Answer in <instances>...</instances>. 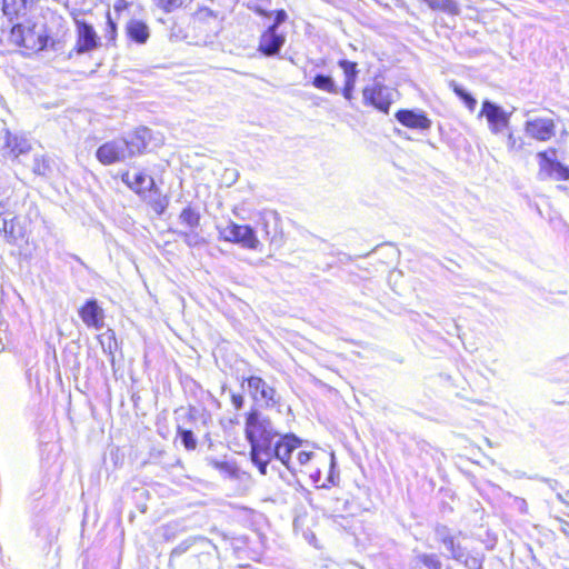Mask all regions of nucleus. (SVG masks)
<instances>
[{
  "label": "nucleus",
  "mask_w": 569,
  "mask_h": 569,
  "mask_svg": "<svg viewBox=\"0 0 569 569\" xmlns=\"http://www.w3.org/2000/svg\"><path fill=\"white\" fill-rule=\"evenodd\" d=\"M246 439L250 445V458L261 475H267L271 445L280 436L271 419L259 409H251L246 417Z\"/></svg>",
  "instance_id": "obj_1"
},
{
  "label": "nucleus",
  "mask_w": 569,
  "mask_h": 569,
  "mask_svg": "<svg viewBox=\"0 0 569 569\" xmlns=\"http://www.w3.org/2000/svg\"><path fill=\"white\" fill-rule=\"evenodd\" d=\"M151 140L152 131L147 127H141L123 138L101 144L96 151V157L103 166L124 162L147 151Z\"/></svg>",
  "instance_id": "obj_2"
},
{
  "label": "nucleus",
  "mask_w": 569,
  "mask_h": 569,
  "mask_svg": "<svg viewBox=\"0 0 569 569\" xmlns=\"http://www.w3.org/2000/svg\"><path fill=\"white\" fill-rule=\"evenodd\" d=\"M208 539L188 538L172 549L169 565L173 569H201L211 559Z\"/></svg>",
  "instance_id": "obj_3"
},
{
  "label": "nucleus",
  "mask_w": 569,
  "mask_h": 569,
  "mask_svg": "<svg viewBox=\"0 0 569 569\" xmlns=\"http://www.w3.org/2000/svg\"><path fill=\"white\" fill-rule=\"evenodd\" d=\"M12 37L16 42L26 49L39 51L48 47L50 37L44 31L43 24L17 22L12 27Z\"/></svg>",
  "instance_id": "obj_4"
},
{
  "label": "nucleus",
  "mask_w": 569,
  "mask_h": 569,
  "mask_svg": "<svg viewBox=\"0 0 569 569\" xmlns=\"http://www.w3.org/2000/svg\"><path fill=\"white\" fill-rule=\"evenodd\" d=\"M219 236L228 242L238 243L243 248L256 250L260 241L250 226L229 221L224 227H218Z\"/></svg>",
  "instance_id": "obj_5"
},
{
  "label": "nucleus",
  "mask_w": 569,
  "mask_h": 569,
  "mask_svg": "<svg viewBox=\"0 0 569 569\" xmlns=\"http://www.w3.org/2000/svg\"><path fill=\"white\" fill-rule=\"evenodd\" d=\"M539 171V180L555 179L568 180L569 168L557 160V150L549 148L537 153Z\"/></svg>",
  "instance_id": "obj_6"
},
{
  "label": "nucleus",
  "mask_w": 569,
  "mask_h": 569,
  "mask_svg": "<svg viewBox=\"0 0 569 569\" xmlns=\"http://www.w3.org/2000/svg\"><path fill=\"white\" fill-rule=\"evenodd\" d=\"M362 98L366 106L388 113L393 102V90L379 81H373L362 89Z\"/></svg>",
  "instance_id": "obj_7"
},
{
  "label": "nucleus",
  "mask_w": 569,
  "mask_h": 569,
  "mask_svg": "<svg viewBox=\"0 0 569 569\" xmlns=\"http://www.w3.org/2000/svg\"><path fill=\"white\" fill-rule=\"evenodd\" d=\"M250 396L256 401H262L264 407L271 408L280 403L281 397L277 390L262 378L251 376L247 379Z\"/></svg>",
  "instance_id": "obj_8"
},
{
  "label": "nucleus",
  "mask_w": 569,
  "mask_h": 569,
  "mask_svg": "<svg viewBox=\"0 0 569 569\" xmlns=\"http://www.w3.org/2000/svg\"><path fill=\"white\" fill-rule=\"evenodd\" d=\"M76 32L77 41L73 51L77 54L88 53L99 48L100 38L90 23L76 19Z\"/></svg>",
  "instance_id": "obj_9"
},
{
  "label": "nucleus",
  "mask_w": 569,
  "mask_h": 569,
  "mask_svg": "<svg viewBox=\"0 0 569 569\" xmlns=\"http://www.w3.org/2000/svg\"><path fill=\"white\" fill-rule=\"evenodd\" d=\"M300 446V439L293 433L279 436L271 445L270 461L276 458L280 460L288 469H291L290 458L295 449Z\"/></svg>",
  "instance_id": "obj_10"
},
{
  "label": "nucleus",
  "mask_w": 569,
  "mask_h": 569,
  "mask_svg": "<svg viewBox=\"0 0 569 569\" xmlns=\"http://www.w3.org/2000/svg\"><path fill=\"white\" fill-rule=\"evenodd\" d=\"M485 116L492 133L498 134L508 128L510 113H507L500 106L489 100L482 102L479 117Z\"/></svg>",
  "instance_id": "obj_11"
},
{
  "label": "nucleus",
  "mask_w": 569,
  "mask_h": 569,
  "mask_svg": "<svg viewBox=\"0 0 569 569\" xmlns=\"http://www.w3.org/2000/svg\"><path fill=\"white\" fill-rule=\"evenodd\" d=\"M395 117L402 126L410 129L427 131L432 124L427 113L420 109H400Z\"/></svg>",
  "instance_id": "obj_12"
},
{
  "label": "nucleus",
  "mask_w": 569,
  "mask_h": 569,
  "mask_svg": "<svg viewBox=\"0 0 569 569\" xmlns=\"http://www.w3.org/2000/svg\"><path fill=\"white\" fill-rule=\"evenodd\" d=\"M525 132L538 141H548L556 134V124L551 118H535L526 121Z\"/></svg>",
  "instance_id": "obj_13"
},
{
  "label": "nucleus",
  "mask_w": 569,
  "mask_h": 569,
  "mask_svg": "<svg viewBox=\"0 0 569 569\" xmlns=\"http://www.w3.org/2000/svg\"><path fill=\"white\" fill-rule=\"evenodd\" d=\"M2 139V154L4 157L18 158L30 151L31 144L29 140L17 133H11L8 129H3Z\"/></svg>",
  "instance_id": "obj_14"
},
{
  "label": "nucleus",
  "mask_w": 569,
  "mask_h": 569,
  "mask_svg": "<svg viewBox=\"0 0 569 569\" xmlns=\"http://www.w3.org/2000/svg\"><path fill=\"white\" fill-rule=\"evenodd\" d=\"M79 316L86 326L97 330L104 325V312L96 299L88 300L79 310Z\"/></svg>",
  "instance_id": "obj_15"
},
{
  "label": "nucleus",
  "mask_w": 569,
  "mask_h": 569,
  "mask_svg": "<svg viewBox=\"0 0 569 569\" xmlns=\"http://www.w3.org/2000/svg\"><path fill=\"white\" fill-rule=\"evenodd\" d=\"M286 42V37L274 28H268L260 37L259 50L268 57L280 52Z\"/></svg>",
  "instance_id": "obj_16"
},
{
  "label": "nucleus",
  "mask_w": 569,
  "mask_h": 569,
  "mask_svg": "<svg viewBox=\"0 0 569 569\" xmlns=\"http://www.w3.org/2000/svg\"><path fill=\"white\" fill-rule=\"evenodd\" d=\"M121 180L134 192L141 193L147 190H152L154 187V180L152 177L147 176L143 172L130 173L126 171L121 176Z\"/></svg>",
  "instance_id": "obj_17"
},
{
  "label": "nucleus",
  "mask_w": 569,
  "mask_h": 569,
  "mask_svg": "<svg viewBox=\"0 0 569 569\" xmlns=\"http://www.w3.org/2000/svg\"><path fill=\"white\" fill-rule=\"evenodd\" d=\"M409 569H442V562L437 553L415 552L408 562Z\"/></svg>",
  "instance_id": "obj_18"
},
{
  "label": "nucleus",
  "mask_w": 569,
  "mask_h": 569,
  "mask_svg": "<svg viewBox=\"0 0 569 569\" xmlns=\"http://www.w3.org/2000/svg\"><path fill=\"white\" fill-rule=\"evenodd\" d=\"M33 0H3L2 10L10 21L13 19L19 20L20 17L26 16L28 7Z\"/></svg>",
  "instance_id": "obj_19"
},
{
  "label": "nucleus",
  "mask_w": 569,
  "mask_h": 569,
  "mask_svg": "<svg viewBox=\"0 0 569 569\" xmlns=\"http://www.w3.org/2000/svg\"><path fill=\"white\" fill-rule=\"evenodd\" d=\"M7 222L8 227L6 228L2 234L4 236L8 242H16L19 239L24 238L26 229L22 226L19 217L9 213Z\"/></svg>",
  "instance_id": "obj_20"
},
{
  "label": "nucleus",
  "mask_w": 569,
  "mask_h": 569,
  "mask_svg": "<svg viewBox=\"0 0 569 569\" xmlns=\"http://www.w3.org/2000/svg\"><path fill=\"white\" fill-rule=\"evenodd\" d=\"M127 33L137 43H144L149 38V28L142 21L131 20L127 24Z\"/></svg>",
  "instance_id": "obj_21"
},
{
  "label": "nucleus",
  "mask_w": 569,
  "mask_h": 569,
  "mask_svg": "<svg viewBox=\"0 0 569 569\" xmlns=\"http://www.w3.org/2000/svg\"><path fill=\"white\" fill-rule=\"evenodd\" d=\"M54 161L46 154H34L32 162L33 173L50 177L53 173Z\"/></svg>",
  "instance_id": "obj_22"
},
{
  "label": "nucleus",
  "mask_w": 569,
  "mask_h": 569,
  "mask_svg": "<svg viewBox=\"0 0 569 569\" xmlns=\"http://www.w3.org/2000/svg\"><path fill=\"white\" fill-rule=\"evenodd\" d=\"M312 86L319 90H322V91H326L329 93H333V94H338L340 92L333 78L328 74H322V73L316 74L312 80Z\"/></svg>",
  "instance_id": "obj_23"
},
{
  "label": "nucleus",
  "mask_w": 569,
  "mask_h": 569,
  "mask_svg": "<svg viewBox=\"0 0 569 569\" xmlns=\"http://www.w3.org/2000/svg\"><path fill=\"white\" fill-rule=\"evenodd\" d=\"M179 221L190 230H193L200 224V213L194 208L188 206L179 214Z\"/></svg>",
  "instance_id": "obj_24"
},
{
  "label": "nucleus",
  "mask_w": 569,
  "mask_h": 569,
  "mask_svg": "<svg viewBox=\"0 0 569 569\" xmlns=\"http://www.w3.org/2000/svg\"><path fill=\"white\" fill-rule=\"evenodd\" d=\"M191 1L192 0H152L156 7L166 13L187 7Z\"/></svg>",
  "instance_id": "obj_25"
},
{
  "label": "nucleus",
  "mask_w": 569,
  "mask_h": 569,
  "mask_svg": "<svg viewBox=\"0 0 569 569\" xmlns=\"http://www.w3.org/2000/svg\"><path fill=\"white\" fill-rule=\"evenodd\" d=\"M450 87L452 88L453 92L465 102L466 107L470 111H473L477 106V100L455 81L450 82Z\"/></svg>",
  "instance_id": "obj_26"
},
{
  "label": "nucleus",
  "mask_w": 569,
  "mask_h": 569,
  "mask_svg": "<svg viewBox=\"0 0 569 569\" xmlns=\"http://www.w3.org/2000/svg\"><path fill=\"white\" fill-rule=\"evenodd\" d=\"M177 432L182 446L187 450H194L197 448V439L191 430L178 427Z\"/></svg>",
  "instance_id": "obj_27"
},
{
  "label": "nucleus",
  "mask_w": 569,
  "mask_h": 569,
  "mask_svg": "<svg viewBox=\"0 0 569 569\" xmlns=\"http://www.w3.org/2000/svg\"><path fill=\"white\" fill-rule=\"evenodd\" d=\"M338 66L343 70L345 79L357 80L358 69L356 62L341 59L338 61Z\"/></svg>",
  "instance_id": "obj_28"
},
{
  "label": "nucleus",
  "mask_w": 569,
  "mask_h": 569,
  "mask_svg": "<svg viewBox=\"0 0 569 569\" xmlns=\"http://www.w3.org/2000/svg\"><path fill=\"white\" fill-rule=\"evenodd\" d=\"M460 562L463 563L468 569L482 568V560L477 556L469 555L468 552L465 555Z\"/></svg>",
  "instance_id": "obj_29"
},
{
  "label": "nucleus",
  "mask_w": 569,
  "mask_h": 569,
  "mask_svg": "<svg viewBox=\"0 0 569 569\" xmlns=\"http://www.w3.org/2000/svg\"><path fill=\"white\" fill-rule=\"evenodd\" d=\"M179 236L189 247H194L201 242V237L197 232H193V230L189 232L180 231Z\"/></svg>",
  "instance_id": "obj_30"
},
{
  "label": "nucleus",
  "mask_w": 569,
  "mask_h": 569,
  "mask_svg": "<svg viewBox=\"0 0 569 569\" xmlns=\"http://www.w3.org/2000/svg\"><path fill=\"white\" fill-rule=\"evenodd\" d=\"M356 82H357V80L345 79V86H343L341 93L345 97V99L348 101H351L353 98V90L356 87Z\"/></svg>",
  "instance_id": "obj_31"
},
{
  "label": "nucleus",
  "mask_w": 569,
  "mask_h": 569,
  "mask_svg": "<svg viewBox=\"0 0 569 569\" xmlns=\"http://www.w3.org/2000/svg\"><path fill=\"white\" fill-rule=\"evenodd\" d=\"M106 32H107L106 36L109 38L110 41L114 40L116 33H117V24L112 20L110 11L107 12V29H106Z\"/></svg>",
  "instance_id": "obj_32"
},
{
  "label": "nucleus",
  "mask_w": 569,
  "mask_h": 569,
  "mask_svg": "<svg viewBox=\"0 0 569 569\" xmlns=\"http://www.w3.org/2000/svg\"><path fill=\"white\" fill-rule=\"evenodd\" d=\"M273 13H274V21L268 28H274L276 30H278L279 26L288 19V14L283 9L277 10Z\"/></svg>",
  "instance_id": "obj_33"
},
{
  "label": "nucleus",
  "mask_w": 569,
  "mask_h": 569,
  "mask_svg": "<svg viewBox=\"0 0 569 569\" xmlns=\"http://www.w3.org/2000/svg\"><path fill=\"white\" fill-rule=\"evenodd\" d=\"M523 140L520 138H516L512 133L508 134V148L510 150L519 151L523 148Z\"/></svg>",
  "instance_id": "obj_34"
},
{
  "label": "nucleus",
  "mask_w": 569,
  "mask_h": 569,
  "mask_svg": "<svg viewBox=\"0 0 569 569\" xmlns=\"http://www.w3.org/2000/svg\"><path fill=\"white\" fill-rule=\"evenodd\" d=\"M6 206L3 202H0V233H3L6 228L8 227V212L6 211Z\"/></svg>",
  "instance_id": "obj_35"
},
{
  "label": "nucleus",
  "mask_w": 569,
  "mask_h": 569,
  "mask_svg": "<svg viewBox=\"0 0 569 569\" xmlns=\"http://www.w3.org/2000/svg\"><path fill=\"white\" fill-rule=\"evenodd\" d=\"M449 552H450L451 558L458 562H460L462 560V558L465 557V555L467 553V551L460 545H457Z\"/></svg>",
  "instance_id": "obj_36"
},
{
  "label": "nucleus",
  "mask_w": 569,
  "mask_h": 569,
  "mask_svg": "<svg viewBox=\"0 0 569 569\" xmlns=\"http://www.w3.org/2000/svg\"><path fill=\"white\" fill-rule=\"evenodd\" d=\"M426 2L432 9H446L450 0H426Z\"/></svg>",
  "instance_id": "obj_37"
},
{
  "label": "nucleus",
  "mask_w": 569,
  "mask_h": 569,
  "mask_svg": "<svg viewBox=\"0 0 569 569\" xmlns=\"http://www.w3.org/2000/svg\"><path fill=\"white\" fill-rule=\"evenodd\" d=\"M249 8L252 11H254L258 16H261L264 18H270L272 16V11H268L259 4L250 6Z\"/></svg>",
  "instance_id": "obj_38"
},
{
  "label": "nucleus",
  "mask_w": 569,
  "mask_h": 569,
  "mask_svg": "<svg viewBox=\"0 0 569 569\" xmlns=\"http://www.w3.org/2000/svg\"><path fill=\"white\" fill-rule=\"evenodd\" d=\"M441 542L448 551L452 550L458 545L456 543L453 536L441 537Z\"/></svg>",
  "instance_id": "obj_39"
},
{
  "label": "nucleus",
  "mask_w": 569,
  "mask_h": 569,
  "mask_svg": "<svg viewBox=\"0 0 569 569\" xmlns=\"http://www.w3.org/2000/svg\"><path fill=\"white\" fill-rule=\"evenodd\" d=\"M559 522V530L569 538V522L560 517L555 518Z\"/></svg>",
  "instance_id": "obj_40"
},
{
  "label": "nucleus",
  "mask_w": 569,
  "mask_h": 569,
  "mask_svg": "<svg viewBox=\"0 0 569 569\" xmlns=\"http://www.w3.org/2000/svg\"><path fill=\"white\" fill-rule=\"evenodd\" d=\"M312 452L300 451L297 456L300 466H303L310 461Z\"/></svg>",
  "instance_id": "obj_41"
},
{
  "label": "nucleus",
  "mask_w": 569,
  "mask_h": 569,
  "mask_svg": "<svg viewBox=\"0 0 569 569\" xmlns=\"http://www.w3.org/2000/svg\"><path fill=\"white\" fill-rule=\"evenodd\" d=\"M231 401L236 409H241L243 406L244 399L241 395H232Z\"/></svg>",
  "instance_id": "obj_42"
},
{
  "label": "nucleus",
  "mask_w": 569,
  "mask_h": 569,
  "mask_svg": "<svg viewBox=\"0 0 569 569\" xmlns=\"http://www.w3.org/2000/svg\"><path fill=\"white\" fill-rule=\"evenodd\" d=\"M556 497L560 502H562L569 507V490L566 491L563 495L558 492Z\"/></svg>",
  "instance_id": "obj_43"
},
{
  "label": "nucleus",
  "mask_w": 569,
  "mask_h": 569,
  "mask_svg": "<svg viewBox=\"0 0 569 569\" xmlns=\"http://www.w3.org/2000/svg\"><path fill=\"white\" fill-rule=\"evenodd\" d=\"M127 8V1L126 0H118L116 3H114V10L116 11H121L123 9Z\"/></svg>",
  "instance_id": "obj_44"
},
{
  "label": "nucleus",
  "mask_w": 569,
  "mask_h": 569,
  "mask_svg": "<svg viewBox=\"0 0 569 569\" xmlns=\"http://www.w3.org/2000/svg\"><path fill=\"white\" fill-rule=\"evenodd\" d=\"M437 536L441 540V537L451 536L446 527L437 529Z\"/></svg>",
  "instance_id": "obj_45"
},
{
  "label": "nucleus",
  "mask_w": 569,
  "mask_h": 569,
  "mask_svg": "<svg viewBox=\"0 0 569 569\" xmlns=\"http://www.w3.org/2000/svg\"><path fill=\"white\" fill-rule=\"evenodd\" d=\"M200 14H202L203 17H211V18H217V16L214 14V12L211 10V9H202L200 11Z\"/></svg>",
  "instance_id": "obj_46"
},
{
  "label": "nucleus",
  "mask_w": 569,
  "mask_h": 569,
  "mask_svg": "<svg viewBox=\"0 0 569 569\" xmlns=\"http://www.w3.org/2000/svg\"><path fill=\"white\" fill-rule=\"evenodd\" d=\"M214 467L220 470H228L229 465L227 462H214Z\"/></svg>",
  "instance_id": "obj_47"
},
{
  "label": "nucleus",
  "mask_w": 569,
  "mask_h": 569,
  "mask_svg": "<svg viewBox=\"0 0 569 569\" xmlns=\"http://www.w3.org/2000/svg\"><path fill=\"white\" fill-rule=\"evenodd\" d=\"M328 481H329L330 483L335 485L332 473H330V475H329V477H328Z\"/></svg>",
  "instance_id": "obj_48"
},
{
  "label": "nucleus",
  "mask_w": 569,
  "mask_h": 569,
  "mask_svg": "<svg viewBox=\"0 0 569 569\" xmlns=\"http://www.w3.org/2000/svg\"><path fill=\"white\" fill-rule=\"evenodd\" d=\"M551 488H553L552 483L557 485V480H547Z\"/></svg>",
  "instance_id": "obj_49"
},
{
  "label": "nucleus",
  "mask_w": 569,
  "mask_h": 569,
  "mask_svg": "<svg viewBox=\"0 0 569 569\" xmlns=\"http://www.w3.org/2000/svg\"><path fill=\"white\" fill-rule=\"evenodd\" d=\"M333 465H335V461L332 460V461H331V468H333Z\"/></svg>",
  "instance_id": "obj_50"
},
{
  "label": "nucleus",
  "mask_w": 569,
  "mask_h": 569,
  "mask_svg": "<svg viewBox=\"0 0 569 569\" xmlns=\"http://www.w3.org/2000/svg\"><path fill=\"white\" fill-rule=\"evenodd\" d=\"M446 569H451V567H447Z\"/></svg>",
  "instance_id": "obj_51"
}]
</instances>
